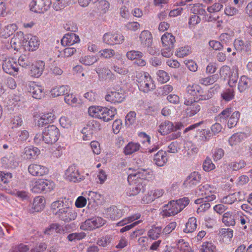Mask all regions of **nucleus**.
<instances>
[{
	"label": "nucleus",
	"instance_id": "obj_1",
	"mask_svg": "<svg viewBox=\"0 0 252 252\" xmlns=\"http://www.w3.org/2000/svg\"><path fill=\"white\" fill-rule=\"evenodd\" d=\"M60 132L58 128L54 125H49L43 130L42 133H36L33 140L36 144L44 142L52 145L56 142L60 137Z\"/></svg>",
	"mask_w": 252,
	"mask_h": 252
},
{
	"label": "nucleus",
	"instance_id": "obj_2",
	"mask_svg": "<svg viewBox=\"0 0 252 252\" xmlns=\"http://www.w3.org/2000/svg\"><path fill=\"white\" fill-rule=\"evenodd\" d=\"M189 202V200L188 197L170 201L162 207L160 214L163 218L174 216L183 210Z\"/></svg>",
	"mask_w": 252,
	"mask_h": 252
},
{
	"label": "nucleus",
	"instance_id": "obj_3",
	"mask_svg": "<svg viewBox=\"0 0 252 252\" xmlns=\"http://www.w3.org/2000/svg\"><path fill=\"white\" fill-rule=\"evenodd\" d=\"M89 115L94 118L109 122L112 120L117 114L116 108H110L101 106H91L88 108Z\"/></svg>",
	"mask_w": 252,
	"mask_h": 252
},
{
	"label": "nucleus",
	"instance_id": "obj_4",
	"mask_svg": "<svg viewBox=\"0 0 252 252\" xmlns=\"http://www.w3.org/2000/svg\"><path fill=\"white\" fill-rule=\"evenodd\" d=\"M54 188V183L47 179H34L31 181L30 184V190L34 193L49 192Z\"/></svg>",
	"mask_w": 252,
	"mask_h": 252
},
{
	"label": "nucleus",
	"instance_id": "obj_5",
	"mask_svg": "<svg viewBox=\"0 0 252 252\" xmlns=\"http://www.w3.org/2000/svg\"><path fill=\"white\" fill-rule=\"evenodd\" d=\"M137 85L139 90L144 93H148L156 88L155 82L147 72H141L137 76Z\"/></svg>",
	"mask_w": 252,
	"mask_h": 252
},
{
	"label": "nucleus",
	"instance_id": "obj_6",
	"mask_svg": "<svg viewBox=\"0 0 252 252\" xmlns=\"http://www.w3.org/2000/svg\"><path fill=\"white\" fill-rule=\"evenodd\" d=\"M217 188L208 184H202L196 190L195 194L201 199L208 202L212 201L216 198Z\"/></svg>",
	"mask_w": 252,
	"mask_h": 252
},
{
	"label": "nucleus",
	"instance_id": "obj_7",
	"mask_svg": "<svg viewBox=\"0 0 252 252\" xmlns=\"http://www.w3.org/2000/svg\"><path fill=\"white\" fill-rule=\"evenodd\" d=\"M106 223L105 220L99 217H94L86 220L80 226L81 230L91 231L102 226Z\"/></svg>",
	"mask_w": 252,
	"mask_h": 252
},
{
	"label": "nucleus",
	"instance_id": "obj_8",
	"mask_svg": "<svg viewBox=\"0 0 252 252\" xmlns=\"http://www.w3.org/2000/svg\"><path fill=\"white\" fill-rule=\"evenodd\" d=\"M153 178V171L151 169H140L136 173L130 174L127 177V181L129 183H132L133 181L137 180L151 181Z\"/></svg>",
	"mask_w": 252,
	"mask_h": 252
},
{
	"label": "nucleus",
	"instance_id": "obj_9",
	"mask_svg": "<svg viewBox=\"0 0 252 252\" xmlns=\"http://www.w3.org/2000/svg\"><path fill=\"white\" fill-rule=\"evenodd\" d=\"M184 104L186 106L183 111L184 115L187 117H193L197 114L201 108L200 104L192 99L185 98Z\"/></svg>",
	"mask_w": 252,
	"mask_h": 252
},
{
	"label": "nucleus",
	"instance_id": "obj_10",
	"mask_svg": "<svg viewBox=\"0 0 252 252\" xmlns=\"http://www.w3.org/2000/svg\"><path fill=\"white\" fill-rule=\"evenodd\" d=\"M51 3V0H32L30 4V9L35 13H43L49 9Z\"/></svg>",
	"mask_w": 252,
	"mask_h": 252
},
{
	"label": "nucleus",
	"instance_id": "obj_11",
	"mask_svg": "<svg viewBox=\"0 0 252 252\" xmlns=\"http://www.w3.org/2000/svg\"><path fill=\"white\" fill-rule=\"evenodd\" d=\"M99 128V125L96 121H92L88 123L81 130L82 138L84 141L90 140L93 133Z\"/></svg>",
	"mask_w": 252,
	"mask_h": 252
},
{
	"label": "nucleus",
	"instance_id": "obj_12",
	"mask_svg": "<svg viewBox=\"0 0 252 252\" xmlns=\"http://www.w3.org/2000/svg\"><path fill=\"white\" fill-rule=\"evenodd\" d=\"M5 47L8 49H13L18 51L22 46H26L24 44V34L23 32H17L11 38L10 41L5 44Z\"/></svg>",
	"mask_w": 252,
	"mask_h": 252
},
{
	"label": "nucleus",
	"instance_id": "obj_13",
	"mask_svg": "<svg viewBox=\"0 0 252 252\" xmlns=\"http://www.w3.org/2000/svg\"><path fill=\"white\" fill-rule=\"evenodd\" d=\"M77 213L69 206V205L58 215L56 217L65 222H69L76 219Z\"/></svg>",
	"mask_w": 252,
	"mask_h": 252
},
{
	"label": "nucleus",
	"instance_id": "obj_14",
	"mask_svg": "<svg viewBox=\"0 0 252 252\" xmlns=\"http://www.w3.org/2000/svg\"><path fill=\"white\" fill-rule=\"evenodd\" d=\"M124 210L119 209L116 206H111L105 209L104 217L111 220H117L124 215Z\"/></svg>",
	"mask_w": 252,
	"mask_h": 252
},
{
	"label": "nucleus",
	"instance_id": "obj_15",
	"mask_svg": "<svg viewBox=\"0 0 252 252\" xmlns=\"http://www.w3.org/2000/svg\"><path fill=\"white\" fill-rule=\"evenodd\" d=\"M65 178L66 180L73 182L81 181L83 180L77 168L74 165L69 166L65 172Z\"/></svg>",
	"mask_w": 252,
	"mask_h": 252
},
{
	"label": "nucleus",
	"instance_id": "obj_16",
	"mask_svg": "<svg viewBox=\"0 0 252 252\" xmlns=\"http://www.w3.org/2000/svg\"><path fill=\"white\" fill-rule=\"evenodd\" d=\"M2 68L6 73L14 75L18 71V64L15 59L9 58L4 61Z\"/></svg>",
	"mask_w": 252,
	"mask_h": 252
},
{
	"label": "nucleus",
	"instance_id": "obj_17",
	"mask_svg": "<svg viewBox=\"0 0 252 252\" xmlns=\"http://www.w3.org/2000/svg\"><path fill=\"white\" fill-rule=\"evenodd\" d=\"M2 166L5 168H15L18 165L16 157L13 153L5 155L1 159Z\"/></svg>",
	"mask_w": 252,
	"mask_h": 252
},
{
	"label": "nucleus",
	"instance_id": "obj_18",
	"mask_svg": "<svg viewBox=\"0 0 252 252\" xmlns=\"http://www.w3.org/2000/svg\"><path fill=\"white\" fill-rule=\"evenodd\" d=\"M24 44L27 46V49L29 51H33L36 50L40 45V41L38 38L31 34L24 36Z\"/></svg>",
	"mask_w": 252,
	"mask_h": 252
},
{
	"label": "nucleus",
	"instance_id": "obj_19",
	"mask_svg": "<svg viewBox=\"0 0 252 252\" xmlns=\"http://www.w3.org/2000/svg\"><path fill=\"white\" fill-rule=\"evenodd\" d=\"M29 86V92L32 94L33 98L41 99L44 97L45 92L43 87L34 82L30 83Z\"/></svg>",
	"mask_w": 252,
	"mask_h": 252
},
{
	"label": "nucleus",
	"instance_id": "obj_20",
	"mask_svg": "<svg viewBox=\"0 0 252 252\" xmlns=\"http://www.w3.org/2000/svg\"><path fill=\"white\" fill-rule=\"evenodd\" d=\"M164 193V190L161 189H156L149 190L147 194L143 196L142 201L145 203L153 202L156 198L161 197Z\"/></svg>",
	"mask_w": 252,
	"mask_h": 252
},
{
	"label": "nucleus",
	"instance_id": "obj_21",
	"mask_svg": "<svg viewBox=\"0 0 252 252\" xmlns=\"http://www.w3.org/2000/svg\"><path fill=\"white\" fill-rule=\"evenodd\" d=\"M125 98V94L121 91L108 92L105 96V99L107 101L114 104L122 102Z\"/></svg>",
	"mask_w": 252,
	"mask_h": 252
},
{
	"label": "nucleus",
	"instance_id": "obj_22",
	"mask_svg": "<svg viewBox=\"0 0 252 252\" xmlns=\"http://www.w3.org/2000/svg\"><path fill=\"white\" fill-rule=\"evenodd\" d=\"M29 172L34 176H42L48 172V168L38 164H31L28 167Z\"/></svg>",
	"mask_w": 252,
	"mask_h": 252
},
{
	"label": "nucleus",
	"instance_id": "obj_23",
	"mask_svg": "<svg viewBox=\"0 0 252 252\" xmlns=\"http://www.w3.org/2000/svg\"><path fill=\"white\" fill-rule=\"evenodd\" d=\"M241 214H242L241 212L236 213L231 211H227L223 214L222 221L227 226H234L236 224L237 218Z\"/></svg>",
	"mask_w": 252,
	"mask_h": 252
},
{
	"label": "nucleus",
	"instance_id": "obj_24",
	"mask_svg": "<svg viewBox=\"0 0 252 252\" xmlns=\"http://www.w3.org/2000/svg\"><path fill=\"white\" fill-rule=\"evenodd\" d=\"M69 205L68 202L65 199H61L52 203L51 210L53 214L57 216Z\"/></svg>",
	"mask_w": 252,
	"mask_h": 252
},
{
	"label": "nucleus",
	"instance_id": "obj_25",
	"mask_svg": "<svg viewBox=\"0 0 252 252\" xmlns=\"http://www.w3.org/2000/svg\"><path fill=\"white\" fill-rule=\"evenodd\" d=\"M45 68V63L42 61H37L31 67L30 74L31 76L38 78L43 74Z\"/></svg>",
	"mask_w": 252,
	"mask_h": 252
},
{
	"label": "nucleus",
	"instance_id": "obj_26",
	"mask_svg": "<svg viewBox=\"0 0 252 252\" xmlns=\"http://www.w3.org/2000/svg\"><path fill=\"white\" fill-rule=\"evenodd\" d=\"M129 183L131 185V187L126 192L127 195L129 196H135L144 189L145 185L141 181L136 180Z\"/></svg>",
	"mask_w": 252,
	"mask_h": 252
},
{
	"label": "nucleus",
	"instance_id": "obj_27",
	"mask_svg": "<svg viewBox=\"0 0 252 252\" xmlns=\"http://www.w3.org/2000/svg\"><path fill=\"white\" fill-rule=\"evenodd\" d=\"M139 39L141 45L144 48L152 45L153 36L151 32L148 30L142 31L139 34Z\"/></svg>",
	"mask_w": 252,
	"mask_h": 252
},
{
	"label": "nucleus",
	"instance_id": "obj_28",
	"mask_svg": "<svg viewBox=\"0 0 252 252\" xmlns=\"http://www.w3.org/2000/svg\"><path fill=\"white\" fill-rule=\"evenodd\" d=\"M220 75L221 77H223L224 79L229 78L230 80L229 84L230 86H232L231 84V83H234L237 81L238 78L237 73L234 74V76L231 75V69L230 67L227 65H223L221 67L220 71Z\"/></svg>",
	"mask_w": 252,
	"mask_h": 252
},
{
	"label": "nucleus",
	"instance_id": "obj_29",
	"mask_svg": "<svg viewBox=\"0 0 252 252\" xmlns=\"http://www.w3.org/2000/svg\"><path fill=\"white\" fill-rule=\"evenodd\" d=\"M168 161L167 152L159 150L155 155L153 158L154 163L158 166H164Z\"/></svg>",
	"mask_w": 252,
	"mask_h": 252
},
{
	"label": "nucleus",
	"instance_id": "obj_30",
	"mask_svg": "<svg viewBox=\"0 0 252 252\" xmlns=\"http://www.w3.org/2000/svg\"><path fill=\"white\" fill-rule=\"evenodd\" d=\"M79 41L80 38L78 35L74 32H69L64 35L62 39L61 43L63 46H71Z\"/></svg>",
	"mask_w": 252,
	"mask_h": 252
},
{
	"label": "nucleus",
	"instance_id": "obj_31",
	"mask_svg": "<svg viewBox=\"0 0 252 252\" xmlns=\"http://www.w3.org/2000/svg\"><path fill=\"white\" fill-rule=\"evenodd\" d=\"M200 174L197 172L191 173L184 182V186L188 188H190L199 182Z\"/></svg>",
	"mask_w": 252,
	"mask_h": 252
},
{
	"label": "nucleus",
	"instance_id": "obj_32",
	"mask_svg": "<svg viewBox=\"0 0 252 252\" xmlns=\"http://www.w3.org/2000/svg\"><path fill=\"white\" fill-rule=\"evenodd\" d=\"M40 150L37 148L30 146L26 147L23 152L24 158L26 159L35 158L40 154Z\"/></svg>",
	"mask_w": 252,
	"mask_h": 252
},
{
	"label": "nucleus",
	"instance_id": "obj_33",
	"mask_svg": "<svg viewBox=\"0 0 252 252\" xmlns=\"http://www.w3.org/2000/svg\"><path fill=\"white\" fill-rule=\"evenodd\" d=\"M240 192H236L233 193H230L228 195L222 197L220 199V202L221 203L231 205L237 201L241 200V199L240 198Z\"/></svg>",
	"mask_w": 252,
	"mask_h": 252
},
{
	"label": "nucleus",
	"instance_id": "obj_34",
	"mask_svg": "<svg viewBox=\"0 0 252 252\" xmlns=\"http://www.w3.org/2000/svg\"><path fill=\"white\" fill-rule=\"evenodd\" d=\"M95 71L100 79L109 80L114 79L115 75L108 68L105 67H97L95 69Z\"/></svg>",
	"mask_w": 252,
	"mask_h": 252
},
{
	"label": "nucleus",
	"instance_id": "obj_35",
	"mask_svg": "<svg viewBox=\"0 0 252 252\" xmlns=\"http://www.w3.org/2000/svg\"><path fill=\"white\" fill-rule=\"evenodd\" d=\"M188 9L194 15H202L206 14L205 6L202 3L189 4L188 6Z\"/></svg>",
	"mask_w": 252,
	"mask_h": 252
},
{
	"label": "nucleus",
	"instance_id": "obj_36",
	"mask_svg": "<svg viewBox=\"0 0 252 252\" xmlns=\"http://www.w3.org/2000/svg\"><path fill=\"white\" fill-rule=\"evenodd\" d=\"M55 119V115L52 113L42 114L37 121V125L39 126H43L45 125L53 123Z\"/></svg>",
	"mask_w": 252,
	"mask_h": 252
},
{
	"label": "nucleus",
	"instance_id": "obj_37",
	"mask_svg": "<svg viewBox=\"0 0 252 252\" xmlns=\"http://www.w3.org/2000/svg\"><path fill=\"white\" fill-rule=\"evenodd\" d=\"M161 40L163 47H174L175 37L171 33L165 32L162 35Z\"/></svg>",
	"mask_w": 252,
	"mask_h": 252
},
{
	"label": "nucleus",
	"instance_id": "obj_38",
	"mask_svg": "<svg viewBox=\"0 0 252 252\" xmlns=\"http://www.w3.org/2000/svg\"><path fill=\"white\" fill-rule=\"evenodd\" d=\"M174 128V124L169 121H166L161 123L158 130L161 135H165L173 131Z\"/></svg>",
	"mask_w": 252,
	"mask_h": 252
},
{
	"label": "nucleus",
	"instance_id": "obj_39",
	"mask_svg": "<svg viewBox=\"0 0 252 252\" xmlns=\"http://www.w3.org/2000/svg\"><path fill=\"white\" fill-rule=\"evenodd\" d=\"M252 85V79L246 76L241 77L239 81L238 89L240 92H243Z\"/></svg>",
	"mask_w": 252,
	"mask_h": 252
},
{
	"label": "nucleus",
	"instance_id": "obj_40",
	"mask_svg": "<svg viewBox=\"0 0 252 252\" xmlns=\"http://www.w3.org/2000/svg\"><path fill=\"white\" fill-rule=\"evenodd\" d=\"M70 90V88L67 85H63L61 86H56L53 88L50 92L52 96L57 97L61 95H64L67 94Z\"/></svg>",
	"mask_w": 252,
	"mask_h": 252
},
{
	"label": "nucleus",
	"instance_id": "obj_41",
	"mask_svg": "<svg viewBox=\"0 0 252 252\" xmlns=\"http://www.w3.org/2000/svg\"><path fill=\"white\" fill-rule=\"evenodd\" d=\"M246 137V134L244 133H235L229 138V144L232 147L236 146L243 141Z\"/></svg>",
	"mask_w": 252,
	"mask_h": 252
},
{
	"label": "nucleus",
	"instance_id": "obj_42",
	"mask_svg": "<svg viewBox=\"0 0 252 252\" xmlns=\"http://www.w3.org/2000/svg\"><path fill=\"white\" fill-rule=\"evenodd\" d=\"M45 200L42 196L36 197L33 201L32 209L34 212H39L42 211L44 207Z\"/></svg>",
	"mask_w": 252,
	"mask_h": 252
},
{
	"label": "nucleus",
	"instance_id": "obj_43",
	"mask_svg": "<svg viewBox=\"0 0 252 252\" xmlns=\"http://www.w3.org/2000/svg\"><path fill=\"white\" fill-rule=\"evenodd\" d=\"M140 147L138 143L129 142L125 147L124 152L126 155H130L138 151Z\"/></svg>",
	"mask_w": 252,
	"mask_h": 252
},
{
	"label": "nucleus",
	"instance_id": "obj_44",
	"mask_svg": "<svg viewBox=\"0 0 252 252\" xmlns=\"http://www.w3.org/2000/svg\"><path fill=\"white\" fill-rule=\"evenodd\" d=\"M197 220L195 218L191 217L189 218L186 224L185 228L183 231L185 233H191L197 228Z\"/></svg>",
	"mask_w": 252,
	"mask_h": 252
},
{
	"label": "nucleus",
	"instance_id": "obj_45",
	"mask_svg": "<svg viewBox=\"0 0 252 252\" xmlns=\"http://www.w3.org/2000/svg\"><path fill=\"white\" fill-rule=\"evenodd\" d=\"M202 93L201 87L197 84L189 85L186 89V93L188 95L196 96Z\"/></svg>",
	"mask_w": 252,
	"mask_h": 252
},
{
	"label": "nucleus",
	"instance_id": "obj_46",
	"mask_svg": "<svg viewBox=\"0 0 252 252\" xmlns=\"http://www.w3.org/2000/svg\"><path fill=\"white\" fill-rule=\"evenodd\" d=\"M17 29L15 24H8L3 27L0 34L2 36L6 38L12 34Z\"/></svg>",
	"mask_w": 252,
	"mask_h": 252
},
{
	"label": "nucleus",
	"instance_id": "obj_47",
	"mask_svg": "<svg viewBox=\"0 0 252 252\" xmlns=\"http://www.w3.org/2000/svg\"><path fill=\"white\" fill-rule=\"evenodd\" d=\"M195 203L196 204H200V206L197 209V213L198 214L206 211L209 209L211 206L209 202L201 198H198L195 200Z\"/></svg>",
	"mask_w": 252,
	"mask_h": 252
},
{
	"label": "nucleus",
	"instance_id": "obj_48",
	"mask_svg": "<svg viewBox=\"0 0 252 252\" xmlns=\"http://www.w3.org/2000/svg\"><path fill=\"white\" fill-rule=\"evenodd\" d=\"M141 215L140 214H135L130 216L124 218L117 223V226H123L125 225L130 223L140 218Z\"/></svg>",
	"mask_w": 252,
	"mask_h": 252
},
{
	"label": "nucleus",
	"instance_id": "obj_49",
	"mask_svg": "<svg viewBox=\"0 0 252 252\" xmlns=\"http://www.w3.org/2000/svg\"><path fill=\"white\" fill-rule=\"evenodd\" d=\"M219 234L225 241L229 242L233 236V231L230 228H221Z\"/></svg>",
	"mask_w": 252,
	"mask_h": 252
},
{
	"label": "nucleus",
	"instance_id": "obj_50",
	"mask_svg": "<svg viewBox=\"0 0 252 252\" xmlns=\"http://www.w3.org/2000/svg\"><path fill=\"white\" fill-rule=\"evenodd\" d=\"M98 59L95 56L87 55L79 59V62L85 65H91L97 62Z\"/></svg>",
	"mask_w": 252,
	"mask_h": 252
},
{
	"label": "nucleus",
	"instance_id": "obj_51",
	"mask_svg": "<svg viewBox=\"0 0 252 252\" xmlns=\"http://www.w3.org/2000/svg\"><path fill=\"white\" fill-rule=\"evenodd\" d=\"M162 229L160 226L152 227L148 232V236L149 238L156 240L160 235H161Z\"/></svg>",
	"mask_w": 252,
	"mask_h": 252
},
{
	"label": "nucleus",
	"instance_id": "obj_52",
	"mask_svg": "<svg viewBox=\"0 0 252 252\" xmlns=\"http://www.w3.org/2000/svg\"><path fill=\"white\" fill-rule=\"evenodd\" d=\"M200 252H217L216 246L211 242H203L200 249Z\"/></svg>",
	"mask_w": 252,
	"mask_h": 252
},
{
	"label": "nucleus",
	"instance_id": "obj_53",
	"mask_svg": "<svg viewBox=\"0 0 252 252\" xmlns=\"http://www.w3.org/2000/svg\"><path fill=\"white\" fill-rule=\"evenodd\" d=\"M240 118V113L238 111L234 112L229 118L227 126L229 128L233 127L236 126L237 122Z\"/></svg>",
	"mask_w": 252,
	"mask_h": 252
},
{
	"label": "nucleus",
	"instance_id": "obj_54",
	"mask_svg": "<svg viewBox=\"0 0 252 252\" xmlns=\"http://www.w3.org/2000/svg\"><path fill=\"white\" fill-rule=\"evenodd\" d=\"M177 248L180 252H191V249L189 244L184 239H180L177 244Z\"/></svg>",
	"mask_w": 252,
	"mask_h": 252
},
{
	"label": "nucleus",
	"instance_id": "obj_55",
	"mask_svg": "<svg viewBox=\"0 0 252 252\" xmlns=\"http://www.w3.org/2000/svg\"><path fill=\"white\" fill-rule=\"evenodd\" d=\"M176 221H172L167 224L162 230L161 236L165 237L170 234L176 227Z\"/></svg>",
	"mask_w": 252,
	"mask_h": 252
},
{
	"label": "nucleus",
	"instance_id": "obj_56",
	"mask_svg": "<svg viewBox=\"0 0 252 252\" xmlns=\"http://www.w3.org/2000/svg\"><path fill=\"white\" fill-rule=\"evenodd\" d=\"M181 143L176 141L172 142L167 147V152L170 153H177L181 149Z\"/></svg>",
	"mask_w": 252,
	"mask_h": 252
},
{
	"label": "nucleus",
	"instance_id": "obj_57",
	"mask_svg": "<svg viewBox=\"0 0 252 252\" xmlns=\"http://www.w3.org/2000/svg\"><path fill=\"white\" fill-rule=\"evenodd\" d=\"M218 76L214 74L207 77L202 78L199 80V83L203 85L207 86L213 84L218 79Z\"/></svg>",
	"mask_w": 252,
	"mask_h": 252
},
{
	"label": "nucleus",
	"instance_id": "obj_58",
	"mask_svg": "<svg viewBox=\"0 0 252 252\" xmlns=\"http://www.w3.org/2000/svg\"><path fill=\"white\" fill-rule=\"evenodd\" d=\"M191 53L190 47L189 46L179 48L176 52L175 55L179 58H183Z\"/></svg>",
	"mask_w": 252,
	"mask_h": 252
},
{
	"label": "nucleus",
	"instance_id": "obj_59",
	"mask_svg": "<svg viewBox=\"0 0 252 252\" xmlns=\"http://www.w3.org/2000/svg\"><path fill=\"white\" fill-rule=\"evenodd\" d=\"M246 165V162L243 160L233 161L228 164V167L233 171H237L244 168Z\"/></svg>",
	"mask_w": 252,
	"mask_h": 252
},
{
	"label": "nucleus",
	"instance_id": "obj_60",
	"mask_svg": "<svg viewBox=\"0 0 252 252\" xmlns=\"http://www.w3.org/2000/svg\"><path fill=\"white\" fill-rule=\"evenodd\" d=\"M84 195L87 197L89 200H92L96 203H97V201L100 200L102 198L100 194L92 191H86Z\"/></svg>",
	"mask_w": 252,
	"mask_h": 252
},
{
	"label": "nucleus",
	"instance_id": "obj_61",
	"mask_svg": "<svg viewBox=\"0 0 252 252\" xmlns=\"http://www.w3.org/2000/svg\"><path fill=\"white\" fill-rule=\"evenodd\" d=\"M144 54L142 52L136 50L128 51L126 54L127 58L131 61L134 60H136L139 58H142Z\"/></svg>",
	"mask_w": 252,
	"mask_h": 252
},
{
	"label": "nucleus",
	"instance_id": "obj_62",
	"mask_svg": "<svg viewBox=\"0 0 252 252\" xmlns=\"http://www.w3.org/2000/svg\"><path fill=\"white\" fill-rule=\"evenodd\" d=\"M136 114L134 111L128 112L125 118V125L129 126L134 124L136 120Z\"/></svg>",
	"mask_w": 252,
	"mask_h": 252
},
{
	"label": "nucleus",
	"instance_id": "obj_63",
	"mask_svg": "<svg viewBox=\"0 0 252 252\" xmlns=\"http://www.w3.org/2000/svg\"><path fill=\"white\" fill-rule=\"evenodd\" d=\"M221 95L222 98L226 101H229L232 100L234 96L233 89L230 88L226 89L223 91Z\"/></svg>",
	"mask_w": 252,
	"mask_h": 252
},
{
	"label": "nucleus",
	"instance_id": "obj_64",
	"mask_svg": "<svg viewBox=\"0 0 252 252\" xmlns=\"http://www.w3.org/2000/svg\"><path fill=\"white\" fill-rule=\"evenodd\" d=\"M215 165L209 158H207L203 162V169L206 172H209L215 168Z\"/></svg>",
	"mask_w": 252,
	"mask_h": 252
}]
</instances>
